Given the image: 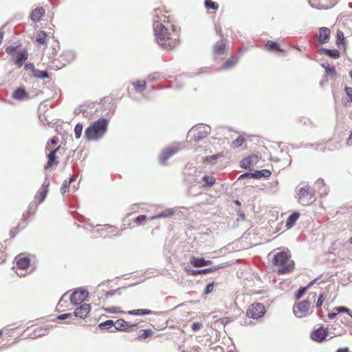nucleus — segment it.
Segmentation results:
<instances>
[{
	"instance_id": "obj_31",
	"label": "nucleus",
	"mask_w": 352,
	"mask_h": 352,
	"mask_svg": "<svg viewBox=\"0 0 352 352\" xmlns=\"http://www.w3.org/2000/svg\"><path fill=\"white\" fill-rule=\"evenodd\" d=\"M128 314L130 315H150L153 314V311L147 309H139L129 311Z\"/></svg>"
},
{
	"instance_id": "obj_41",
	"label": "nucleus",
	"mask_w": 352,
	"mask_h": 352,
	"mask_svg": "<svg viewBox=\"0 0 352 352\" xmlns=\"http://www.w3.org/2000/svg\"><path fill=\"white\" fill-rule=\"evenodd\" d=\"M245 139L243 136H239L235 140L232 142V146L234 148H238L243 144Z\"/></svg>"
},
{
	"instance_id": "obj_59",
	"label": "nucleus",
	"mask_w": 352,
	"mask_h": 352,
	"mask_svg": "<svg viewBox=\"0 0 352 352\" xmlns=\"http://www.w3.org/2000/svg\"><path fill=\"white\" fill-rule=\"evenodd\" d=\"M58 50H59V45H56V47H53L52 54L53 56L56 55L57 52H58Z\"/></svg>"
},
{
	"instance_id": "obj_21",
	"label": "nucleus",
	"mask_w": 352,
	"mask_h": 352,
	"mask_svg": "<svg viewBox=\"0 0 352 352\" xmlns=\"http://www.w3.org/2000/svg\"><path fill=\"white\" fill-rule=\"evenodd\" d=\"M12 98L18 100H22L28 98L29 96L24 89L19 87L12 93Z\"/></svg>"
},
{
	"instance_id": "obj_11",
	"label": "nucleus",
	"mask_w": 352,
	"mask_h": 352,
	"mask_svg": "<svg viewBox=\"0 0 352 352\" xmlns=\"http://www.w3.org/2000/svg\"><path fill=\"white\" fill-rule=\"evenodd\" d=\"M309 3L318 10H327L334 5L332 0H309Z\"/></svg>"
},
{
	"instance_id": "obj_5",
	"label": "nucleus",
	"mask_w": 352,
	"mask_h": 352,
	"mask_svg": "<svg viewBox=\"0 0 352 352\" xmlns=\"http://www.w3.org/2000/svg\"><path fill=\"white\" fill-rule=\"evenodd\" d=\"M265 314V307L262 303L254 302L249 305L246 310V316L253 319H258Z\"/></svg>"
},
{
	"instance_id": "obj_4",
	"label": "nucleus",
	"mask_w": 352,
	"mask_h": 352,
	"mask_svg": "<svg viewBox=\"0 0 352 352\" xmlns=\"http://www.w3.org/2000/svg\"><path fill=\"white\" fill-rule=\"evenodd\" d=\"M316 298V293L311 292L309 294L306 300L296 303L294 305L293 311L296 316L302 318L311 313V305Z\"/></svg>"
},
{
	"instance_id": "obj_28",
	"label": "nucleus",
	"mask_w": 352,
	"mask_h": 352,
	"mask_svg": "<svg viewBox=\"0 0 352 352\" xmlns=\"http://www.w3.org/2000/svg\"><path fill=\"white\" fill-rule=\"evenodd\" d=\"M133 85L135 90L140 93L144 91L146 88V82L145 80H137L133 82Z\"/></svg>"
},
{
	"instance_id": "obj_64",
	"label": "nucleus",
	"mask_w": 352,
	"mask_h": 352,
	"mask_svg": "<svg viewBox=\"0 0 352 352\" xmlns=\"http://www.w3.org/2000/svg\"><path fill=\"white\" fill-rule=\"evenodd\" d=\"M210 270L209 268L202 270L203 274L210 273Z\"/></svg>"
},
{
	"instance_id": "obj_30",
	"label": "nucleus",
	"mask_w": 352,
	"mask_h": 352,
	"mask_svg": "<svg viewBox=\"0 0 352 352\" xmlns=\"http://www.w3.org/2000/svg\"><path fill=\"white\" fill-rule=\"evenodd\" d=\"M265 48L269 51L282 52L283 50L280 48V46L276 42L272 41H268L265 44Z\"/></svg>"
},
{
	"instance_id": "obj_24",
	"label": "nucleus",
	"mask_w": 352,
	"mask_h": 352,
	"mask_svg": "<svg viewBox=\"0 0 352 352\" xmlns=\"http://www.w3.org/2000/svg\"><path fill=\"white\" fill-rule=\"evenodd\" d=\"M177 151V149L176 148L172 147L168 148L163 151L161 155V160L162 162L165 164L166 161L172 155H173Z\"/></svg>"
},
{
	"instance_id": "obj_52",
	"label": "nucleus",
	"mask_w": 352,
	"mask_h": 352,
	"mask_svg": "<svg viewBox=\"0 0 352 352\" xmlns=\"http://www.w3.org/2000/svg\"><path fill=\"white\" fill-rule=\"evenodd\" d=\"M344 90L350 101L352 102V87H346Z\"/></svg>"
},
{
	"instance_id": "obj_53",
	"label": "nucleus",
	"mask_w": 352,
	"mask_h": 352,
	"mask_svg": "<svg viewBox=\"0 0 352 352\" xmlns=\"http://www.w3.org/2000/svg\"><path fill=\"white\" fill-rule=\"evenodd\" d=\"M16 48H17V47H15V46H8L6 47V52L8 54H12L13 52L16 51Z\"/></svg>"
},
{
	"instance_id": "obj_61",
	"label": "nucleus",
	"mask_w": 352,
	"mask_h": 352,
	"mask_svg": "<svg viewBox=\"0 0 352 352\" xmlns=\"http://www.w3.org/2000/svg\"><path fill=\"white\" fill-rule=\"evenodd\" d=\"M218 157V155H211L206 157V160L211 162L212 160H215Z\"/></svg>"
},
{
	"instance_id": "obj_34",
	"label": "nucleus",
	"mask_w": 352,
	"mask_h": 352,
	"mask_svg": "<svg viewBox=\"0 0 352 352\" xmlns=\"http://www.w3.org/2000/svg\"><path fill=\"white\" fill-rule=\"evenodd\" d=\"M313 285V282H310L306 287L300 288L295 294V300H299L307 292V289Z\"/></svg>"
},
{
	"instance_id": "obj_42",
	"label": "nucleus",
	"mask_w": 352,
	"mask_h": 352,
	"mask_svg": "<svg viewBox=\"0 0 352 352\" xmlns=\"http://www.w3.org/2000/svg\"><path fill=\"white\" fill-rule=\"evenodd\" d=\"M82 131V125L81 124H77L74 128L75 137L78 139L81 136Z\"/></svg>"
},
{
	"instance_id": "obj_60",
	"label": "nucleus",
	"mask_w": 352,
	"mask_h": 352,
	"mask_svg": "<svg viewBox=\"0 0 352 352\" xmlns=\"http://www.w3.org/2000/svg\"><path fill=\"white\" fill-rule=\"evenodd\" d=\"M70 316H71V314H65L60 315L58 318L59 319L63 320V319L67 318Z\"/></svg>"
},
{
	"instance_id": "obj_14",
	"label": "nucleus",
	"mask_w": 352,
	"mask_h": 352,
	"mask_svg": "<svg viewBox=\"0 0 352 352\" xmlns=\"http://www.w3.org/2000/svg\"><path fill=\"white\" fill-rule=\"evenodd\" d=\"M331 31L326 27H322L319 29V35L318 36V42L320 44H325L329 41Z\"/></svg>"
},
{
	"instance_id": "obj_7",
	"label": "nucleus",
	"mask_w": 352,
	"mask_h": 352,
	"mask_svg": "<svg viewBox=\"0 0 352 352\" xmlns=\"http://www.w3.org/2000/svg\"><path fill=\"white\" fill-rule=\"evenodd\" d=\"M314 192L310 187H303L300 189L298 201L303 206H307L313 201Z\"/></svg>"
},
{
	"instance_id": "obj_18",
	"label": "nucleus",
	"mask_w": 352,
	"mask_h": 352,
	"mask_svg": "<svg viewBox=\"0 0 352 352\" xmlns=\"http://www.w3.org/2000/svg\"><path fill=\"white\" fill-rule=\"evenodd\" d=\"M212 261L210 260H205L204 258H199L195 256L191 257L190 264L195 267H201L210 265Z\"/></svg>"
},
{
	"instance_id": "obj_6",
	"label": "nucleus",
	"mask_w": 352,
	"mask_h": 352,
	"mask_svg": "<svg viewBox=\"0 0 352 352\" xmlns=\"http://www.w3.org/2000/svg\"><path fill=\"white\" fill-rule=\"evenodd\" d=\"M154 12V31L155 30V28L158 25L165 26L168 23H173L170 20V16L166 14L168 12L165 11L163 8H155Z\"/></svg>"
},
{
	"instance_id": "obj_25",
	"label": "nucleus",
	"mask_w": 352,
	"mask_h": 352,
	"mask_svg": "<svg viewBox=\"0 0 352 352\" xmlns=\"http://www.w3.org/2000/svg\"><path fill=\"white\" fill-rule=\"evenodd\" d=\"M299 217H300V214L298 212H293L287 218V221H286V226L288 228H290L292 226H294L295 225L296 221L298 219Z\"/></svg>"
},
{
	"instance_id": "obj_19",
	"label": "nucleus",
	"mask_w": 352,
	"mask_h": 352,
	"mask_svg": "<svg viewBox=\"0 0 352 352\" xmlns=\"http://www.w3.org/2000/svg\"><path fill=\"white\" fill-rule=\"evenodd\" d=\"M201 126H197L190 131V134L193 137L195 141H198L206 136V132L201 131Z\"/></svg>"
},
{
	"instance_id": "obj_15",
	"label": "nucleus",
	"mask_w": 352,
	"mask_h": 352,
	"mask_svg": "<svg viewBox=\"0 0 352 352\" xmlns=\"http://www.w3.org/2000/svg\"><path fill=\"white\" fill-rule=\"evenodd\" d=\"M327 329L320 327L315 330L311 334V338L316 342L323 341L327 336Z\"/></svg>"
},
{
	"instance_id": "obj_26",
	"label": "nucleus",
	"mask_w": 352,
	"mask_h": 352,
	"mask_svg": "<svg viewBox=\"0 0 352 352\" xmlns=\"http://www.w3.org/2000/svg\"><path fill=\"white\" fill-rule=\"evenodd\" d=\"M226 45L224 41L217 42L213 47L214 52L217 54H223L226 52Z\"/></svg>"
},
{
	"instance_id": "obj_9",
	"label": "nucleus",
	"mask_w": 352,
	"mask_h": 352,
	"mask_svg": "<svg viewBox=\"0 0 352 352\" xmlns=\"http://www.w3.org/2000/svg\"><path fill=\"white\" fill-rule=\"evenodd\" d=\"M16 260V265L14 267L16 269V272L19 276H25L23 273H19L18 270H25L29 268L30 265V260L28 257L26 256H18L15 258Z\"/></svg>"
},
{
	"instance_id": "obj_62",
	"label": "nucleus",
	"mask_w": 352,
	"mask_h": 352,
	"mask_svg": "<svg viewBox=\"0 0 352 352\" xmlns=\"http://www.w3.org/2000/svg\"><path fill=\"white\" fill-rule=\"evenodd\" d=\"M221 267H220V266H214L212 267H209V269L210 270V272L211 273V272H214L217 271V270L220 269Z\"/></svg>"
},
{
	"instance_id": "obj_3",
	"label": "nucleus",
	"mask_w": 352,
	"mask_h": 352,
	"mask_svg": "<svg viewBox=\"0 0 352 352\" xmlns=\"http://www.w3.org/2000/svg\"><path fill=\"white\" fill-rule=\"evenodd\" d=\"M107 120L100 118L90 125L85 131V138L89 140H96L100 138L106 131Z\"/></svg>"
},
{
	"instance_id": "obj_10",
	"label": "nucleus",
	"mask_w": 352,
	"mask_h": 352,
	"mask_svg": "<svg viewBox=\"0 0 352 352\" xmlns=\"http://www.w3.org/2000/svg\"><path fill=\"white\" fill-rule=\"evenodd\" d=\"M88 297V292L83 289H77L70 296V301L74 305L82 303Z\"/></svg>"
},
{
	"instance_id": "obj_40",
	"label": "nucleus",
	"mask_w": 352,
	"mask_h": 352,
	"mask_svg": "<svg viewBox=\"0 0 352 352\" xmlns=\"http://www.w3.org/2000/svg\"><path fill=\"white\" fill-rule=\"evenodd\" d=\"M237 62V59L234 58H232L230 59H228L223 65L221 66V68L223 69H228L233 65H234Z\"/></svg>"
},
{
	"instance_id": "obj_47",
	"label": "nucleus",
	"mask_w": 352,
	"mask_h": 352,
	"mask_svg": "<svg viewBox=\"0 0 352 352\" xmlns=\"http://www.w3.org/2000/svg\"><path fill=\"white\" fill-rule=\"evenodd\" d=\"M214 282L210 283L208 285H207V286L204 290V294H208L210 292H212L213 287H214Z\"/></svg>"
},
{
	"instance_id": "obj_2",
	"label": "nucleus",
	"mask_w": 352,
	"mask_h": 352,
	"mask_svg": "<svg viewBox=\"0 0 352 352\" xmlns=\"http://www.w3.org/2000/svg\"><path fill=\"white\" fill-rule=\"evenodd\" d=\"M291 257L289 251L280 252L274 255L272 263L279 267L277 274H285L293 272L295 263Z\"/></svg>"
},
{
	"instance_id": "obj_23",
	"label": "nucleus",
	"mask_w": 352,
	"mask_h": 352,
	"mask_svg": "<svg viewBox=\"0 0 352 352\" xmlns=\"http://www.w3.org/2000/svg\"><path fill=\"white\" fill-rule=\"evenodd\" d=\"M320 54H324L335 59L338 58L340 56V53L338 50H329L326 48L320 49Z\"/></svg>"
},
{
	"instance_id": "obj_33",
	"label": "nucleus",
	"mask_w": 352,
	"mask_h": 352,
	"mask_svg": "<svg viewBox=\"0 0 352 352\" xmlns=\"http://www.w3.org/2000/svg\"><path fill=\"white\" fill-rule=\"evenodd\" d=\"M322 67L325 69V73L327 76H329L331 78H334L337 75V72L334 67L329 66V65H322Z\"/></svg>"
},
{
	"instance_id": "obj_45",
	"label": "nucleus",
	"mask_w": 352,
	"mask_h": 352,
	"mask_svg": "<svg viewBox=\"0 0 352 352\" xmlns=\"http://www.w3.org/2000/svg\"><path fill=\"white\" fill-rule=\"evenodd\" d=\"M146 219L147 217L146 215L141 214L135 218V222L137 223L138 224H142L146 220Z\"/></svg>"
},
{
	"instance_id": "obj_43",
	"label": "nucleus",
	"mask_w": 352,
	"mask_h": 352,
	"mask_svg": "<svg viewBox=\"0 0 352 352\" xmlns=\"http://www.w3.org/2000/svg\"><path fill=\"white\" fill-rule=\"evenodd\" d=\"M256 173H257V175L258 176V177H269L272 174L270 170H267V169L261 170L258 171Z\"/></svg>"
},
{
	"instance_id": "obj_44",
	"label": "nucleus",
	"mask_w": 352,
	"mask_h": 352,
	"mask_svg": "<svg viewBox=\"0 0 352 352\" xmlns=\"http://www.w3.org/2000/svg\"><path fill=\"white\" fill-rule=\"evenodd\" d=\"M185 271L186 272V273L188 274L192 275V276L203 274L202 270H193L185 269Z\"/></svg>"
},
{
	"instance_id": "obj_56",
	"label": "nucleus",
	"mask_w": 352,
	"mask_h": 352,
	"mask_svg": "<svg viewBox=\"0 0 352 352\" xmlns=\"http://www.w3.org/2000/svg\"><path fill=\"white\" fill-rule=\"evenodd\" d=\"M44 331V330H43L42 328H36V329H35V331H35V335H34V336H42V335H44V333H43V332H42V331Z\"/></svg>"
},
{
	"instance_id": "obj_17",
	"label": "nucleus",
	"mask_w": 352,
	"mask_h": 352,
	"mask_svg": "<svg viewBox=\"0 0 352 352\" xmlns=\"http://www.w3.org/2000/svg\"><path fill=\"white\" fill-rule=\"evenodd\" d=\"M258 161V157L256 155H250L248 157L244 158L241 162V166L245 168L251 170L254 163Z\"/></svg>"
},
{
	"instance_id": "obj_20",
	"label": "nucleus",
	"mask_w": 352,
	"mask_h": 352,
	"mask_svg": "<svg viewBox=\"0 0 352 352\" xmlns=\"http://www.w3.org/2000/svg\"><path fill=\"white\" fill-rule=\"evenodd\" d=\"M45 14V10L43 7L37 8L32 10L30 18L34 22L39 21Z\"/></svg>"
},
{
	"instance_id": "obj_12",
	"label": "nucleus",
	"mask_w": 352,
	"mask_h": 352,
	"mask_svg": "<svg viewBox=\"0 0 352 352\" xmlns=\"http://www.w3.org/2000/svg\"><path fill=\"white\" fill-rule=\"evenodd\" d=\"M50 182L45 181L38 192L35 195V199L38 201V204H41L45 199L48 191H49Z\"/></svg>"
},
{
	"instance_id": "obj_38",
	"label": "nucleus",
	"mask_w": 352,
	"mask_h": 352,
	"mask_svg": "<svg viewBox=\"0 0 352 352\" xmlns=\"http://www.w3.org/2000/svg\"><path fill=\"white\" fill-rule=\"evenodd\" d=\"M204 5L208 10H217L219 8V5L217 2L212 1V0H205Z\"/></svg>"
},
{
	"instance_id": "obj_49",
	"label": "nucleus",
	"mask_w": 352,
	"mask_h": 352,
	"mask_svg": "<svg viewBox=\"0 0 352 352\" xmlns=\"http://www.w3.org/2000/svg\"><path fill=\"white\" fill-rule=\"evenodd\" d=\"M6 253L4 252V247L3 245L0 247V263H2L6 259Z\"/></svg>"
},
{
	"instance_id": "obj_63",
	"label": "nucleus",
	"mask_w": 352,
	"mask_h": 352,
	"mask_svg": "<svg viewBox=\"0 0 352 352\" xmlns=\"http://www.w3.org/2000/svg\"><path fill=\"white\" fill-rule=\"evenodd\" d=\"M336 352H350L347 347L339 349Z\"/></svg>"
},
{
	"instance_id": "obj_48",
	"label": "nucleus",
	"mask_w": 352,
	"mask_h": 352,
	"mask_svg": "<svg viewBox=\"0 0 352 352\" xmlns=\"http://www.w3.org/2000/svg\"><path fill=\"white\" fill-rule=\"evenodd\" d=\"M35 76L45 78L48 77V74L46 71H38L37 73L35 74Z\"/></svg>"
},
{
	"instance_id": "obj_27",
	"label": "nucleus",
	"mask_w": 352,
	"mask_h": 352,
	"mask_svg": "<svg viewBox=\"0 0 352 352\" xmlns=\"http://www.w3.org/2000/svg\"><path fill=\"white\" fill-rule=\"evenodd\" d=\"M174 212H175V211L173 209H171V208L166 209V210H164L162 212H160L159 214L151 217V219L166 218V217L172 216L174 214Z\"/></svg>"
},
{
	"instance_id": "obj_58",
	"label": "nucleus",
	"mask_w": 352,
	"mask_h": 352,
	"mask_svg": "<svg viewBox=\"0 0 352 352\" xmlns=\"http://www.w3.org/2000/svg\"><path fill=\"white\" fill-rule=\"evenodd\" d=\"M347 146H352V130L346 142Z\"/></svg>"
},
{
	"instance_id": "obj_29",
	"label": "nucleus",
	"mask_w": 352,
	"mask_h": 352,
	"mask_svg": "<svg viewBox=\"0 0 352 352\" xmlns=\"http://www.w3.org/2000/svg\"><path fill=\"white\" fill-rule=\"evenodd\" d=\"M336 43L338 47H340V46L342 45L343 48L345 50V38L344 33L340 30L338 31L337 32Z\"/></svg>"
},
{
	"instance_id": "obj_39",
	"label": "nucleus",
	"mask_w": 352,
	"mask_h": 352,
	"mask_svg": "<svg viewBox=\"0 0 352 352\" xmlns=\"http://www.w3.org/2000/svg\"><path fill=\"white\" fill-rule=\"evenodd\" d=\"M74 181H75V178L74 177H71L69 182H67V180L64 181L60 188V191L62 194H65L68 190L69 184Z\"/></svg>"
},
{
	"instance_id": "obj_32",
	"label": "nucleus",
	"mask_w": 352,
	"mask_h": 352,
	"mask_svg": "<svg viewBox=\"0 0 352 352\" xmlns=\"http://www.w3.org/2000/svg\"><path fill=\"white\" fill-rule=\"evenodd\" d=\"M36 42L41 45L46 44L47 41V35L44 31H40L36 34Z\"/></svg>"
},
{
	"instance_id": "obj_54",
	"label": "nucleus",
	"mask_w": 352,
	"mask_h": 352,
	"mask_svg": "<svg viewBox=\"0 0 352 352\" xmlns=\"http://www.w3.org/2000/svg\"><path fill=\"white\" fill-rule=\"evenodd\" d=\"M336 310L338 311V312H346L348 313L349 314H350L351 316H352V315L350 314V310L345 307H339L336 309Z\"/></svg>"
},
{
	"instance_id": "obj_35",
	"label": "nucleus",
	"mask_w": 352,
	"mask_h": 352,
	"mask_svg": "<svg viewBox=\"0 0 352 352\" xmlns=\"http://www.w3.org/2000/svg\"><path fill=\"white\" fill-rule=\"evenodd\" d=\"M120 295V292L119 289L116 290H111L109 292H107L105 294L104 298L103 299V301L104 303L109 302V298L113 296H119Z\"/></svg>"
},
{
	"instance_id": "obj_37",
	"label": "nucleus",
	"mask_w": 352,
	"mask_h": 352,
	"mask_svg": "<svg viewBox=\"0 0 352 352\" xmlns=\"http://www.w3.org/2000/svg\"><path fill=\"white\" fill-rule=\"evenodd\" d=\"M153 334V331L151 329H144L142 331L138 336V340H144L147 338L151 337Z\"/></svg>"
},
{
	"instance_id": "obj_22",
	"label": "nucleus",
	"mask_w": 352,
	"mask_h": 352,
	"mask_svg": "<svg viewBox=\"0 0 352 352\" xmlns=\"http://www.w3.org/2000/svg\"><path fill=\"white\" fill-rule=\"evenodd\" d=\"M28 55L26 50L19 52L14 58V63L21 67L25 60L28 59Z\"/></svg>"
},
{
	"instance_id": "obj_51",
	"label": "nucleus",
	"mask_w": 352,
	"mask_h": 352,
	"mask_svg": "<svg viewBox=\"0 0 352 352\" xmlns=\"http://www.w3.org/2000/svg\"><path fill=\"white\" fill-rule=\"evenodd\" d=\"M105 310L109 313H118L120 312L119 310V307H111L106 308Z\"/></svg>"
},
{
	"instance_id": "obj_8",
	"label": "nucleus",
	"mask_w": 352,
	"mask_h": 352,
	"mask_svg": "<svg viewBox=\"0 0 352 352\" xmlns=\"http://www.w3.org/2000/svg\"><path fill=\"white\" fill-rule=\"evenodd\" d=\"M63 148L60 146H58L57 148L54 149H52L50 152V153L47 155V162L45 166V169H48L49 168L56 166L58 164V154H61V151Z\"/></svg>"
},
{
	"instance_id": "obj_36",
	"label": "nucleus",
	"mask_w": 352,
	"mask_h": 352,
	"mask_svg": "<svg viewBox=\"0 0 352 352\" xmlns=\"http://www.w3.org/2000/svg\"><path fill=\"white\" fill-rule=\"evenodd\" d=\"M215 178L212 176H204L203 177V182L204 184L202 185L204 187H210L212 186L215 183Z\"/></svg>"
},
{
	"instance_id": "obj_46",
	"label": "nucleus",
	"mask_w": 352,
	"mask_h": 352,
	"mask_svg": "<svg viewBox=\"0 0 352 352\" xmlns=\"http://www.w3.org/2000/svg\"><path fill=\"white\" fill-rule=\"evenodd\" d=\"M324 300H325V297L324 296V295L322 294H320L318 296V300L316 301V307H321L323 302L324 301Z\"/></svg>"
},
{
	"instance_id": "obj_13",
	"label": "nucleus",
	"mask_w": 352,
	"mask_h": 352,
	"mask_svg": "<svg viewBox=\"0 0 352 352\" xmlns=\"http://www.w3.org/2000/svg\"><path fill=\"white\" fill-rule=\"evenodd\" d=\"M114 326L117 330L129 331H131V329L132 327H137L138 324H130L129 322L125 321L124 320L119 319L116 321V322L114 323Z\"/></svg>"
},
{
	"instance_id": "obj_57",
	"label": "nucleus",
	"mask_w": 352,
	"mask_h": 352,
	"mask_svg": "<svg viewBox=\"0 0 352 352\" xmlns=\"http://www.w3.org/2000/svg\"><path fill=\"white\" fill-rule=\"evenodd\" d=\"M113 322L112 320H107V321L106 322H104V323H101V324H100V327H104V326H109V327H113Z\"/></svg>"
},
{
	"instance_id": "obj_50",
	"label": "nucleus",
	"mask_w": 352,
	"mask_h": 352,
	"mask_svg": "<svg viewBox=\"0 0 352 352\" xmlns=\"http://www.w3.org/2000/svg\"><path fill=\"white\" fill-rule=\"evenodd\" d=\"M58 143V140H57V138H54L52 139H51L50 140V142L47 143V146H46V148L47 149H50L51 148V144L52 145H56Z\"/></svg>"
},
{
	"instance_id": "obj_16",
	"label": "nucleus",
	"mask_w": 352,
	"mask_h": 352,
	"mask_svg": "<svg viewBox=\"0 0 352 352\" xmlns=\"http://www.w3.org/2000/svg\"><path fill=\"white\" fill-rule=\"evenodd\" d=\"M91 307L89 304H83L76 308L74 312L75 316L85 318L90 312Z\"/></svg>"
},
{
	"instance_id": "obj_1",
	"label": "nucleus",
	"mask_w": 352,
	"mask_h": 352,
	"mask_svg": "<svg viewBox=\"0 0 352 352\" xmlns=\"http://www.w3.org/2000/svg\"><path fill=\"white\" fill-rule=\"evenodd\" d=\"M154 33L157 43L164 50H172L179 44V34L173 23L158 25Z\"/></svg>"
},
{
	"instance_id": "obj_55",
	"label": "nucleus",
	"mask_w": 352,
	"mask_h": 352,
	"mask_svg": "<svg viewBox=\"0 0 352 352\" xmlns=\"http://www.w3.org/2000/svg\"><path fill=\"white\" fill-rule=\"evenodd\" d=\"M202 324L200 322H194L192 324V330L194 331H197L199 329H200V328L201 327Z\"/></svg>"
}]
</instances>
